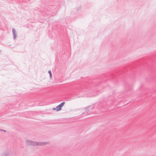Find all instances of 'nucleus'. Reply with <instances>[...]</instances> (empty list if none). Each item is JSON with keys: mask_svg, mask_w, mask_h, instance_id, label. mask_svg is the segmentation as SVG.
Instances as JSON below:
<instances>
[{"mask_svg": "<svg viewBox=\"0 0 156 156\" xmlns=\"http://www.w3.org/2000/svg\"><path fill=\"white\" fill-rule=\"evenodd\" d=\"M94 107L92 106H88L85 108V113L87 114H91L92 112V110L93 109Z\"/></svg>", "mask_w": 156, "mask_h": 156, "instance_id": "obj_1", "label": "nucleus"}, {"mask_svg": "<svg viewBox=\"0 0 156 156\" xmlns=\"http://www.w3.org/2000/svg\"><path fill=\"white\" fill-rule=\"evenodd\" d=\"M25 143L28 146H35V141L26 140Z\"/></svg>", "mask_w": 156, "mask_h": 156, "instance_id": "obj_2", "label": "nucleus"}, {"mask_svg": "<svg viewBox=\"0 0 156 156\" xmlns=\"http://www.w3.org/2000/svg\"><path fill=\"white\" fill-rule=\"evenodd\" d=\"M48 143L47 142H35V146H44L47 144Z\"/></svg>", "mask_w": 156, "mask_h": 156, "instance_id": "obj_3", "label": "nucleus"}, {"mask_svg": "<svg viewBox=\"0 0 156 156\" xmlns=\"http://www.w3.org/2000/svg\"><path fill=\"white\" fill-rule=\"evenodd\" d=\"M11 154L9 151H6L2 153V156H11Z\"/></svg>", "mask_w": 156, "mask_h": 156, "instance_id": "obj_4", "label": "nucleus"}, {"mask_svg": "<svg viewBox=\"0 0 156 156\" xmlns=\"http://www.w3.org/2000/svg\"><path fill=\"white\" fill-rule=\"evenodd\" d=\"M12 32L13 36V39L15 40L16 37H17V34H16V32L14 28H13L12 29Z\"/></svg>", "mask_w": 156, "mask_h": 156, "instance_id": "obj_5", "label": "nucleus"}, {"mask_svg": "<svg viewBox=\"0 0 156 156\" xmlns=\"http://www.w3.org/2000/svg\"><path fill=\"white\" fill-rule=\"evenodd\" d=\"M56 108L57 111H59L61 110V108L59 105L56 107Z\"/></svg>", "mask_w": 156, "mask_h": 156, "instance_id": "obj_6", "label": "nucleus"}, {"mask_svg": "<svg viewBox=\"0 0 156 156\" xmlns=\"http://www.w3.org/2000/svg\"><path fill=\"white\" fill-rule=\"evenodd\" d=\"M65 104V102H62L59 105L60 106V107L62 108L64 105Z\"/></svg>", "mask_w": 156, "mask_h": 156, "instance_id": "obj_7", "label": "nucleus"}, {"mask_svg": "<svg viewBox=\"0 0 156 156\" xmlns=\"http://www.w3.org/2000/svg\"><path fill=\"white\" fill-rule=\"evenodd\" d=\"M48 73L49 74L50 77V78H52V73H51V71L49 70L48 71Z\"/></svg>", "mask_w": 156, "mask_h": 156, "instance_id": "obj_8", "label": "nucleus"}, {"mask_svg": "<svg viewBox=\"0 0 156 156\" xmlns=\"http://www.w3.org/2000/svg\"><path fill=\"white\" fill-rule=\"evenodd\" d=\"M90 81H91V80H88V81H86V83H89V84H90Z\"/></svg>", "mask_w": 156, "mask_h": 156, "instance_id": "obj_9", "label": "nucleus"}, {"mask_svg": "<svg viewBox=\"0 0 156 156\" xmlns=\"http://www.w3.org/2000/svg\"><path fill=\"white\" fill-rule=\"evenodd\" d=\"M0 131H3V132H6V131L5 130H2V129H0Z\"/></svg>", "mask_w": 156, "mask_h": 156, "instance_id": "obj_10", "label": "nucleus"}, {"mask_svg": "<svg viewBox=\"0 0 156 156\" xmlns=\"http://www.w3.org/2000/svg\"><path fill=\"white\" fill-rule=\"evenodd\" d=\"M92 83H93V84H94L95 85V86H98V84L95 83L94 82H93Z\"/></svg>", "mask_w": 156, "mask_h": 156, "instance_id": "obj_11", "label": "nucleus"}, {"mask_svg": "<svg viewBox=\"0 0 156 156\" xmlns=\"http://www.w3.org/2000/svg\"><path fill=\"white\" fill-rule=\"evenodd\" d=\"M52 110H56V108H52Z\"/></svg>", "mask_w": 156, "mask_h": 156, "instance_id": "obj_12", "label": "nucleus"}, {"mask_svg": "<svg viewBox=\"0 0 156 156\" xmlns=\"http://www.w3.org/2000/svg\"><path fill=\"white\" fill-rule=\"evenodd\" d=\"M114 76H113V75L112 76V77H114Z\"/></svg>", "mask_w": 156, "mask_h": 156, "instance_id": "obj_13", "label": "nucleus"}]
</instances>
